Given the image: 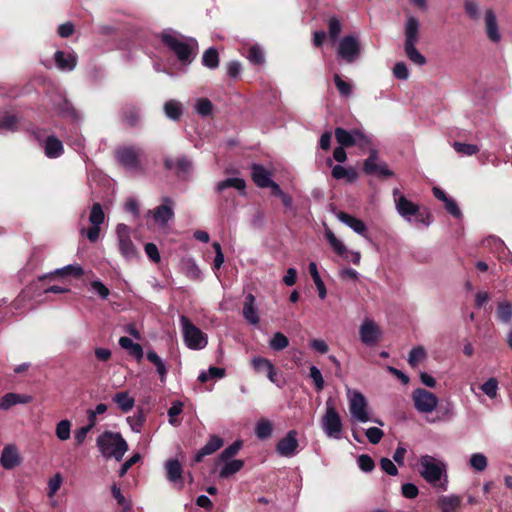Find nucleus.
<instances>
[{"instance_id": "obj_8", "label": "nucleus", "mask_w": 512, "mask_h": 512, "mask_svg": "<svg viewBox=\"0 0 512 512\" xmlns=\"http://www.w3.org/2000/svg\"><path fill=\"white\" fill-rule=\"evenodd\" d=\"M183 340L185 345L191 350L204 349L208 344L207 335L195 326L185 315L179 317Z\"/></svg>"}, {"instance_id": "obj_2", "label": "nucleus", "mask_w": 512, "mask_h": 512, "mask_svg": "<svg viewBox=\"0 0 512 512\" xmlns=\"http://www.w3.org/2000/svg\"><path fill=\"white\" fill-rule=\"evenodd\" d=\"M418 465L419 474L427 483L441 491H447L448 465L442 458L425 454L420 456Z\"/></svg>"}, {"instance_id": "obj_48", "label": "nucleus", "mask_w": 512, "mask_h": 512, "mask_svg": "<svg viewBox=\"0 0 512 512\" xmlns=\"http://www.w3.org/2000/svg\"><path fill=\"white\" fill-rule=\"evenodd\" d=\"M454 150L463 156H472L479 152L480 148L476 144H468L455 141L453 143Z\"/></svg>"}, {"instance_id": "obj_45", "label": "nucleus", "mask_w": 512, "mask_h": 512, "mask_svg": "<svg viewBox=\"0 0 512 512\" xmlns=\"http://www.w3.org/2000/svg\"><path fill=\"white\" fill-rule=\"evenodd\" d=\"M268 346L271 350L279 352L286 349L289 346V339L283 333L275 332L270 338Z\"/></svg>"}, {"instance_id": "obj_28", "label": "nucleus", "mask_w": 512, "mask_h": 512, "mask_svg": "<svg viewBox=\"0 0 512 512\" xmlns=\"http://www.w3.org/2000/svg\"><path fill=\"white\" fill-rule=\"evenodd\" d=\"M1 465L11 470L21 464V457L15 445H7L3 448L0 458Z\"/></svg>"}, {"instance_id": "obj_37", "label": "nucleus", "mask_w": 512, "mask_h": 512, "mask_svg": "<svg viewBox=\"0 0 512 512\" xmlns=\"http://www.w3.org/2000/svg\"><path fill=\"white\" fill-rule=\"evenodd\" d=\"M165 116L172 121H179L183 115L182 104L174 99L168 100L163 106Z\"/></svg>"}, {"instance_id": "obj_35", "label": "nucleus", "mask_w": 512, "mask_h": 512, "mask_svg": "<svg viewBox=\"0 0 512 512\" xmlns=\"http://www.w3.org/2000/svg\"><path fill=\"white\" fill-rule=\"evenodd\" d=\"M437 502L441 512H456L461 504V497L455 494L443 495Z\"/></svg>"}, {"instance_id": "obj_63", "label": "nucleus", "mask_w": 512, "mask_h": 512, "mask_svg": "<svg viewBox=\"0 0 512 512\" xmlns=\"http://www.w3.org/2000/svg\"><path fill=\"white\" fill-rule=\"evenodd\" d=\"M357 464L360 470L365 473L371 472L375 467L374 460L367 454L360 455L357 458Z\"/></svg>"}, {"instance_id": "obj_55", "label": "nucleus", "mask_w": 512, "mask_h": 512, "mask_svg": "<svg viewBox=\"0 0 512 512\" xmlns=\"http://www.w3.org/2000/svg\"><path fill=\"white\" fill-rule=\"evenodd\" d=\"M480 389L489 398L494 399L498 394V380L491 377L480 386Z\"/></svg>"}, {"instance_id": "obj_20", "label": "nucleus", "mask_w": 512, "mask_h": 512, "mask_svg": "<svg viewBox=\"0 0 512 512\" xmlns=\"http://www.w3.org/2000/svg\"><path fill=\"white\" fill-rule=\"evenodd\" d=\"M164 168L166 170H175L177 177L185 180L192 171V162L185 156L176 160L171 157L164 159Z\"/></svg>"}, {"instance_id": "obj_47", "label": "nucleus", "mask_w": 512, "mask_h": 512, "mask_svg": "<svg viewBox=\"0 0 512 512\" xmlns=\"http://www.w3.org/2000/svg\"><path fill=\"white\" fill-rule=\"evenodd\" d=\"M202 64L209 69H216L219 66V54L214 47H210L204 52Z\"/></svg>"}, {"instance_id": "obj_3", "label": "nucleus", "mask_w": 512, "mask_h": 512, "mask_svg": "<svg viewBox=\"0 0 512 512\" xmlns=\"http://www.w3.org/2000/svg\"><path fill=\"white\" fill-rule=\"evenodd\" d=\"M393 198L397 213L407 222H414L417 225L429 227L432 223L431 215L428 212H421L420 206L408 200L400 191L393 190Z\"/></svg>"}, {"instance_id": "obj_19", "label": "nucleus", "mask_w": 512, "mask_h": 512, "mask_svg": "<svg viewBox=\"0 0 512 512\" xmlns=\"http://www.w3.org/2000/svg\"><path fill=\"white\" fill-rule=\"evenodd\" d=\"M298 432L290 430L285 437L280 439L276 445V452L278 455L286 458H291L298 453Z\"/></svg>"}, {"instance_id": "obj_57", "label": "nucleus", "mask_w": 512, "mask_h": 512, "mask_svg": "<svg viewBox=\"0 0 512 512\" xmlns=\"http://www.w3.org/2000/svg\"><path fill=\"white\" fill-rule=\"evenodd\" d=\"M426 357V351L423 347L417 346L411 349L408 356V363L412 367H416Z\"/></svg>"}, {"instance_id": "obj_22", "label": "nucleus", "mask_w": 512, "mask_h": 512, "mask_svg": "<svg viewBox=\"0 0 512 512\" xmlns=\"http://www.w3.org/2000/svg\"><path fill=\"white\" fill-rule=\"evenodd\" d=\"M84 274V270L79 264H68L62 268H57L54 271L43 274L38 277L39 281H43L45 279H52L54 276H59L62 278L72 276L75 278H79Z\"/></svg>"}, {"instance_id": "obj_44", "label": "nucleus", "mask_w": 512, "mask_h": 512, "mask_svg": "<svg viewBox=\"0 0 512 512\" xmlns=\"http://www.w3.org/2000/svg\"><path fill=\"white\" fill-rule=\"evenodd\" d=\"M331 174L337 180L347 178L349 182H353L357 179V172L353 168H346L339 164L332 168Z\"/></svg>"}, {"instance_id": "obj_1", "label": "nucleus", "mask_w": 512, "mask_h": 512, "mask_svg": "<svg viewBox=\"0 0 512 512\" xmlns=\"http://www.w3.org/2000/svg\"><path fill=\"white\" fill-rule=\"evenodd\" d=\"M158 37L183 67L189 66L195 60L198 54L196 39L187 37L172 28L162 30Z\"/></svg>"}, {"instance_id": "obj_41", "label": "nucleus", "mask_w": 512, "mask_h": 512, "mask_svg": "<svg viewBox=\"0 0 512 512\" xmlns=\"http://www.w3.org/2000/svg\"><path fill=\"white\" fill-rule=\"evenodd\" d=\"M19 119L16 115L3 112L0 113V133L2 131L16 132L18 130Z\"/></svg>"}, {"instance_id": "obj_11", "label": "nucleus", "mask_w": 512, "mask_h": 512, "mask_svg": "<svg viewBox=\"0 0 512 512\" xmlns=\"http://www.w3.org/2000/svg\"><path fill=\"white\" fill-rule=\"evenodd\" d=\"M362 171L366 175L379 178H389L394 175L385 161L379 158L378 151L374 147L369 148V156L363 162Z\"/></svg>"}, {"instance_id": "obj_59", "label": "nucleus", "mask_w": 512, "mask_h": 512, "mask_svg": "<svg viewBox=\"0 0 512 512\" xmlns=\"http://www.w3.org/2000/svg\"><path fill=\"white\" fill-rule=\"evenodd\" d=\"M251 364H252L253 369L258 373H261V372L266 373L268 370H271V367L274 366L270 360L260 357V356L254 357L251 361Z\"/></svg>"}, {"instance_id": "obj_49", "label": "nucleus", "mask_w": 512, "mask_h": 512, "mask_svg": "<svg viewBox=\"0 0 512 512\" xmlns=\"http://www.w3.org/2000/svg\"><path fill=\"white\" fill-rule=\"evenodd\" d=\"M241 447L242 441H234L219 454L217 461H226L233 459V457L240 451Z\"/></svg>"}, {"instance_id": "obj_64", "label": "nucleus", "mask_w": 512, "mask_h": 512, "mask_svg": "<svg viewBox=\"0 0 512 512\" xmlns=\"http://www.w3.org/2000/svg\"><path fill=\"white\" fill-rule=\"evenodd\" d=\"M464 10L466 14L473 20H478L480 17L479 6L475 0H465Z\"/></svg>"}, {"instance_id": "obj_6", "label": "nucleus", "mask_w": 512, "mask_h": 512, "mask_svg": "<svg viewBox=\"0 0 512 512\" xmlns=\"http://www.w3.org/2000/svg\"><path fill=\"white\" fill-rule=\"evenodd\" d=\"M419 29V20L414 16H408L404 24V52L412 63L423 66L427 60L416 48L419 41Z\"/></svg>"}, {"instance_id": "obj_27", "label": "nucleus", "mask_w": 512, "mask_h": 512, "mask_svg": "<svg viewBox=\"0 0 512 512\" xmlns=\"http://www.w3.org/2000/svg\"><path fill=\"white\" fill-rule=\"evenodd\" d=\"M485 29L487 37L490 41L498 43L501 40V33L499 31L497 17L492 9L485 11Z\"/></svg>"}, {"instance_id": "obj_33", "label": "nucleus", "mask_w": 512, "mask_h": 512, "mask_svg": "<svg viewBox=\"0 0 512 512\" xmlns=\"http://www.w3.org/2000/svg\"><path fill=\"white\" fill-rule=\"evenodd\" d=\"M228 188H234L238 190L241 194L245 195V180L239 177H231L219 181L215 186L216 191L220 194L223 193Z\"/></svg>"}, {"instance_id": "obj_23", "label": "nucleus", "mask_w": 512, "mask_h": 512, "mask_svg": "<svg viewBox=\"0 0 512 512\" xmlns=\"http://www.w3.org/2000/svg\"><path fill=\"white\" fill-rule=\"evenodd\" d=\"M54 60L57 68L64 72L74 70L77 65V55L73 51L58 50L54 54Z\"/></svg>"}, {"instance_id": "obj_30", "label": "nucleus", "mask_w": 512, "mask_h": 512, "mask_svg": "<svg viewBox=\"0 0 512 512\" xmlns=\"http://www.w3.org/2000/svg\"><path fill=\"white\" fill-rule=\"evenodd\" d=\"M223 446V440L217 435H211L207 443L197 451L194 462L199 463L205 456L211 455Z\"/></svg>"}, {"instance_id": "obj_34", "label": "nucleus", "mask_w": 512, "mask_h": 512, "mask_svg": "<svg viewBox=\"0 0 512 512\" xmlns=\"http://www.w3.org/2000/svg\"><path fill=\"white\" fill-rule=\"evenodd\" d=\"M455 416V407L453 403L446 402L439 406L437 410V416L431 419H428V422L431 424L439 423V422H448L452 420Z\"/></svg>"}, {"instance_id": "obj_21", "label": "nucleus", "mask_w": 512, "mask_h": 512, "mask_svg": "<svg viewBox=\"0 0 512 512\" xmlns=\"http://www.w3.org/2000/svg\"><path fill=\"white\" fill-rule=\"evenodd\" d=\"M167 480L175 485L177 489H182L183 482V468L177 459H169L165 462Z\"/></svg>"}, {"instance_id": "obj_18", "label": "nucleus", "mask_w": 512, "mask_h": 512, "mask_svg": "<svg viewBox=\"0 0 512 512\" xmlns=\"http://www.w3.org/2000/svg\"><path fill=\"white\" fill-rule=\"evenodd\" d=\"M359 335L363 344L373 346L381 339L382 331L373 320L366 318L360 325Z\"/></svg>"}, {"instance_id": "obj_5", "label": "nucleus", "mask_w": 512, "mask_h": 512, "mask_svg": "<svg viewBox=\"0 0 512 512\" xmlns=\"http://www.w3.org/2000/svg\"><path fill=\"white\" fill-rule=\"evenodd\" d=\"M96 445L104 458H114L116 461L122 460L128 450L126 440L118 432H103L97 437Z\"/></svg>"}, {"instance_id": "obj_38", "label": "nucleus", "mask_w": 512, "mask_h": 512, "mask_svg": "<svg viewBox=\"0 0 512 512\" xmlns=\"http://www.w3.org/2000/svg\"><path fill=\"white\" fill-rule=\"evenodd\" d=\"M181 268L185 275L192 280H200L202 278V272L192 257L183 258L181 260Z\"/></svg>"}, {"instance_id": "obj_10", "label": "nucleus", "mask_w": 512, "mask_h": 512, "mask_svg": "<svg viewBox=\"0 0 512 512\" xmlns=\"http://www.w3.org/2000/svg\"><path fill=\"white\" fill-rule=\"evenodd\" d=\"M335 138L340 146L351 147L358 146L360 149L370 148L372 139L359 129L348 131L344 128L337 127L335 129Z\"/></svg>"}, {"instance_id": "obj_17", "label": "nucleus", "mask_w": 512, "mask_h": 512, "mask_svg": "<svg viewBox=\"0 0 512 512\" xmlns=\"http://www.w3.org/2000/svg\"><path fill=\"white\" fill-rule=\"evenodd\" d=\"M360 54V43L356 35L343 37L338 45V55L348 63H352Z\"/></svg>"}, {"instance_id": "obj_43", "label": "nucleus", "mask_w": 512, "mask_h": 512, "mask_svg": "<svg viewBox=\"0 0 512 512\" xmlns=\"http://www.w3.org/2000/svg\"><path fill=\"white\" fill-rule=\"evenodd\" d=\"M246 58L253 65H262L265 63L264 49L259 44H253L248 48Z\"/></svg>"}, {"instance_id": "obj_56", "label": "nucleus", "mask_w": 512, "mask_h": 512, "mask_svg": "<svg viewBox=\"0 0 512 512\" xmlns=\"http://www.w3.org/2000/svg\"><path fill=\"white\" fill-rule=\"evenodd\" d=\"M334 83L341 96L348 98L352 95L353 85L350 82L343 80L340 75H334Z\"/></svg>"}, {"instance_id": "obj_26", "label": "nucleus", "mask_w": 512, "mask_h": 512, "mask_svg": "<svg viewBox=\"0 0 512 512\" xmlns=\"http://www.w3.org/2000/svg\"><path fill=\"white\" fill-rule=\"evenodd\" d=\"M32 401L33 397L31 395L9 392L0 398V410L7 411L12 406L17 404H28Z\"/></svg>"}, {"instance_id": "obj_7", "label": "nucleus", "mask_w": 512, "mask_h": 512, "mask_svg": "<svg viewBox=\"0 0 512 512\" xmlns=\"http://www.w3.org/2000/svg\"><path fill=\"white\" fill-rule=\"evenodd\" d=\"M320 425L323 433L331 439L342 438L343 422L335 408L334 401L328 398L325 403V412L321 417Z\"/></svg>"}, {"instance_id": "obj_46", "label": "nucleus", "mask_w": 512, "mask_h": 512, "mask_svg": "<svg viewBox=\"0 0 512 512\" xmlns=\"http://www.w3.org/2000/svg\"><path fill=\"white\" fill-rule=\"evenodd\" d=\"M226 371L224 368L211 366L208 370H203L198 375V380L202 383L210 379H221L225 376Z\"/></svg>"}, {"instance_id": "obj_60", "label": "nucleus", "mask_w": 512, "mask_h": 512, "mask_svg": "<svg viewBox=\"0 0 512 512\" xmlns=\"http://www.w3.org/2000/svg\"><path fill=\"white\" fill-rule=\"evenodd\" d=\"M195 111L202 117L209 116L213 111V104L207 98L199 99L195 105Z\"/></svg>"}, {"instance_id": "obj_29", "label": "nucleus", "mask_w": 512, "mask_h": 512, "mask_svg": "<svg viewBox=\"0 0 512 512\" xmlns=\"http://www.w3.org/2000/svg\"><path fill=\"white\" fill-rule=\"evenodd\" d=\"M336 217L341 223L348 226L355 233L366 237L367 226L361 219H358L346 212H339L336 214Z\"/></svg>"}, {"instance_id": "obj_53", "label": "nucleus", "mask_w": 512, "mask_h": 512, "mask_svg": "<svg viewBox=\"0 0 512 512\" xmlns=\"http://www.w3.org/2000/svg\"><path fill=\"white\" fill-rule=\"evenodd\" d=\"M470 467L477 472H482L487 468L488 461L483 453H474L470 457Z\"/></svg>"}, {"instance_id": "obj_24", "label": "nucleus", "mask_w": 512, "mask_h": 512, "mask_svg": "<svg viewBox=\"0 0 512 512\" xmlns=\"http://www.w3.org/2000/svg\"><path fill=\"white\" fill-rule=\"evenodd\" d=\"M255 302V296L251 293H248L245 296L242 309V315L244 319L253 326H257L260 322L258 308Z\"/></svg>"}, {"instance_id": "obj_9", "label": "nucleus", "mask_w": 512, "mask_h": 512, "mask_svg": "<svg viewBox=\"0 0 512 512\" xmlns=\"http://www.w3.org/2000/svg\"><path fill=\"white\" fill-rule=\"evenodd\" d=\"M349 411L353 420L360 423L374 421L379 425H383L380 420H372L368 412V403L364 395L359 391H348Z\"/></svg>"}, {"instance_id": "obj_58", "label": "nucleus", "mask_w": 512, "mask_h": 512, "mask_svg": "<svg viewBox=\"0 0 512 512\" xmlns=\"http://www.w3.org/2000/svg\"><path fill=\"white\" fill-rule=\"evenodd\" d=\"M145 415L142 411H138L137 414L129 416L127 422L133 432L140 433L145 423Z\"/></svg>"}, {"instance_id": "obj_25", "label": "nucleus", "mask_w": 512, "mask_h": 512, "mask_svg": "<svg viewBox=\"0 0 512 512\" xmlns=\"http://www.w3.org/2000/svg\"><path fill=\"white\" fill-rule=\"evenodd\" d=\"M251 177L254 183L260 188H268L272 183V173L261 164L251 165Z\"/></svg>"}, {"instance_id": "obj_40", "label": "nucleus", "mask_w": 512, "mask_h": 512, "mask_svg": "<svg viewBox=\"0 0 512 512\" xmlns=\"http://www.w3.org/2000/svg\"><path fill=\"white\" fill-rule=\"evenodd\" d=\"M326 240L333 249V251L341 257L348 259V250L345 244L339 240L331 230L325 232Z\"/></svg>"}, {"instance_id": "obj_13", "label": "nucleus", "mask_w": 512, "mask_h": 512, "mask_svg": "<svg viewBox=\"0 0 512 512\" xmlns=\"http://www.w3.org/2000/svg\"><path fill=\"white\" fill-rule=\"evenodd\" d=\"M412 400L419 413H431L438 405L437 396L423 388H417L412 392Z\"/></svg>"}, {"instance_id": "obj_62", "label": "nucleus", "mask_w": 512, "mask_h": 512, "mask_svg": "<svg viewBox=\"0 0 512 512\" xmlns=\"http://www.w3.org/2000/svg\"><path fill=\"white\" fill-rule=\"evenodd\" d=\"M111 493H112V496L117 501L118 505L121 506L125 512L130 510V508H131L130 502H128L126 500V498L124 497V495L121 492V489L116 484H113L111 486Z\"/></svg>"}, {"instance_id": "obj_31", "label": "nucleus", "mask_w": 512, "mask_h": 512, "mask_svg": "<svg viewBox=\"0 0 512 512\" xmlns=\"http://www.w3.org/2000/svg\"><path fill=\"white\" fill-rule=\"evenodd\" d=\"M121 115L129 126L135 127L140 122L141 109L135 104H126L121 110Z\"/></svg>"}, {"instance_id": "obj_36", "label": "nucleus", "mask_w": 512, "mask_h": 512, "mask_svg": "<svg viewBox=\"0 0 512 512\" xmlns=\"http://www.w3.org/2000/svg\"><path fill=\"white\" fill-rule=\"evenodd\" d=\"M146 358L156 367V371L159 375L160 381L165 382L168 373L166 363L154 350H148L146 353Z\"/></svg>"}, {"instance_id": "obj_14", "label": "nucleus", "mask_w": 512, "mask_h": 512, "mask_svg": "<svg viewBox=\"0 0 512 512\" xmlns=\"http://www.w3.org/2000/svg\"><path fill=\"white\" fill-rule=\"evenodd\" d=\"M116 234L121 255L127 260L136 258L137 250L130 237V228L126 224L120 223L116 227Z\"/></svg>"}, {"instance_id": "obj_12", "label": "nucleus", "mask_w": 512, "mask_h": 512, "mask_svg": "<svg viewBox=\"0 0 512 512\" xmlns=\"http://www.w3.org/2000/svg\"><path fill=\"white\" fill-rule=\"evenodd\" d=\"M51 104L59 116L66 118L74 123H78L82 120L80 112L76 110V108L67 99L63 92L59 91L52 95Z\"/></svg>"}, {"instance_id": "obj_52", "label": "nucleus", "mask_w": 512, "mask_h": 512, "mask_svg": "<svg viewBox=\"0 0 512 512\" xmlns=\"http://www.w3.org/2000/svg\"><path fill=\"white\" fill-rule=\"evenodd\" d=\"M104 219H105V215H104L101 204L94 203L91 208V211H90L89 222L93 226H100L101 224H103Z\"/></svg>"}, {"instance_id": "obj_42", "label": "nucleus", "mask_w": 512, "mask_h": 512, "mask_svg": "<svg viewBox=\"0 0 512 512\" xmlns=\"http://www.w3.org/2000/svg\"><path fill=\"white\" fill-rule=\"evenodd\" d=\"M119 345L128 350L130 355H132L135 359L141 360L144 356L143 348L139 343H135L132 339L128 337H121L119 339Z\"/></svg>"}, {"instance_id": "obj_16", "label": "nucleus", "mask_w": 512, "mask_h": 512, "mask_svg": "<svg viewBox=\"0 0 512 512\" xmlns=\"http://www.w3.org/2000/svg\"><path fill=\"white\" fill-rule=\"evenodd\" d=\"M174 206L173 199L169 196L162 198V204L154 208L153 210L147 211V216H152L154 221L161 227L167 225V223L174 218Z\"/></svg>"}, {"instance_id": "obj_39", "label": "nucleus", "mask_w": 512, "mask_h": 512, "mask_svg": "<svg viewBox=\"0 0 512 512\" xmlns=\"http://www.w3.org/2000/svg\"><path fill=\"white\" fill-rule=\"evenodd\" d=\"M112 400L124 413L129 412L135 405L134 398L131 397L127 391H121L116 393L113 396Z\"/></svg>"}, {"instance_id": "obj_54", "label": "nucleus", "mask_w": 512, "mask_h": 512, "mask_svg": "<svg viewBox=\"0 0 512 512\" xmlns=\"http://www.w3.org/2000/svg\"><path fill=\"white\" fill-rule=\"evenodd\" d=\"M55 434L60 441L68 440L71 434V422L67 419L61 420L56 425Z\"/></svg>"}, {"instance_id": "obj_61", "label": "nucleus", "mask_w": 512, "mask_h": 512, "mask_svg": "<svg viewBox=\"0 0 512 512\" xmlns=\"http://www.w3.org/2000/svg\"><path fill=\"white\" fill-rule=\"evenodd\" d=\"M309 377L312 379L315 389L320 392L324 389L325 382L321 371L314 365L309 368Z\"/></svg>"}, {"instance_id": "obj_4", "label": "nucleus", "mask_w": 512, "mask_h": 512, "mask_svg": "<svg viewBox=\"0 0 512 512\" xmlns=\"http://www.w3.org/2000/svg\"><path fill=\"white\" fill-rule=\"evenodd\" d=\"M145 156L144 149L136 145H123L115 150V158L124 169L142 175L146 173Z\"/></svg>"}, {"instance_id": "obj_50", "label": "nucleus", "mask_w": 512, "mask_h": 512, "mask_svg": "<svg viewBox=\"0 0 512 512\" xmlns=\"http://www.w3.org/2000/svg\"><path fill=\"white\" fill-rule=\"evenodd\" d=\"M498 319L503 323H510L512 320V303L500 302L497 308Z\"/></svg>"}, {"instance_id": "obj_51", "label": "nucleus", "mask_w": 512, "mask_h": 512, "mask_svg": "<svg viewBox=\"0 0 512 512\" xmlns=\"http://www.w3.org/2000/svg\"><path fill=\"white\" fill-rule=\"evenodd\" d=\"M273 432L272 424L268 420H260L257 422L255 426V434L256 436L261 439H267L271 436Z\"/></svg>"}, {"instance_id": "obj_15", "label": "nucleus", "mask_w": 512, "mask_h": 512, "mask_svg": "<svg viewBox=\"0 0 512 512\" xmlns=\"http://www.w3.org/2000/svg\"><path fill=\"white\" fill-rule=\"evenodd\" d=\"M32 133L34 137L39 141L47 158H59L64 153L63 144L56 136L50 135L43 139L41 129H35Z\"/></svg>"}, {"instance_id": "obj_32", "label": "nucleus", "mask_w": 512, "mask_h": 512, "mask_svg": "<svg viewBox=\"0 0 512 512\" xmlns=\"http://www.w3.org/2000/svg\"><path fill=\"white\" fill-rule=\"evenodd\" d=\"M217 463H223L219 471V477L222 479L229 478L230 476L239 472L244 467V461L241 459L217 461Z\"/></svg>"}]
</instances>
